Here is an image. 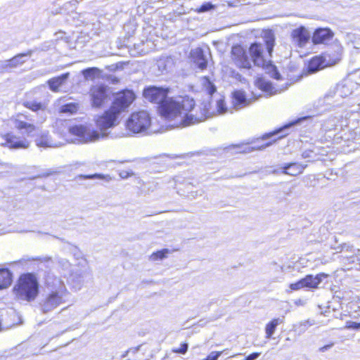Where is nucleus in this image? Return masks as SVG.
I'll return each mask as SVG.
<instances>
[{
  "label": "nucleus",
  "mask_w": 360,
  "mask_h": 360,
  "mask_svg": "<svg viewBox=\"0 0 360 360\" xmlns=\"http://www.w3.org/2000/svg\"><path fill=\"white\" fill-rule=\"evenodd\" d=\"M0 68L4 70H8L9 68H13V65L9 63V60L0 61Z\"/></svg>",
  "instance_id": "36"
},
{
  "label": "nucleus",
  "mask_w": 360,
  "mask_h": 360,
  "mask_svg": "<svg viewBox=\"0 0 360 360\" xmlns=\"http://www.w3.org/2000/svg\"><path fill=\"white\" fill-rule=\"evenodd\" d=\"M188 348V345L187 343L184 342L181 345V347L179 348L173 349L172 352L174 353H176V354H184L187 352Z\"/></svg>",
  "instance_id": "34"
},
{
  "label": "nucleus",
  "mask_w": 360,
  "mask_h": 360,
  "mask_svg": "<svg viewBox=\"0 0 360 360\" xmlns=\"http://www.w3.org/2000/svg\"><path fill=\"white\" fill-rule=\"evenodd\" d=\"M326 65L325 60L322 56H315L309 61L307 69L310 73H314Z\"/></svg>",
  "instance_id": "20"
},
{
  "label": "nucleus",
  "mask_w": 360,
  "mask_h": 360,
  "mask_svg": "<svg viewBox=\"0 0 360 360\" xmlns=\"http://www.w3.org/2000/svg\"><path fill=\"white\" fill-rule=\"evenodd\" d=\"M260 355V353L254 352L250 354H249L248 356H246L245 360H255L257 359Z\"/></svg>",
  "instance_id": "39"
},
{
  "label": "nucleus",
  "mask_w": 360,
  "mask_h": 360,
  "mask_svg": "<svg viewBox=\"0 0 360 360\" xmlns=\"http://www.w3.org/2000/svg\"><path fill=\"white\" fill-rule=\"evenodd\" d=\"M213 8H214V6L211 3H206V4H202L200 7V8L198 9V12L202 13V12L209 11L211 9H212Z\"/></svg>",
  "instance_id": "35"
},
{
  "label": "nucleus",
  "mask_w": 360,
  "mask_h": 360,
  "mask_svg": "<svg viewBox=\"0 0 360 360\" xmlns=\"http://www.w3.org/2000/svg\"><path fill=\"white\" fill-rule=\"evenodd\" d=\"M19 300L30 302L39 293V284L36 278L31 274L22 275L14 288Z\"/></svg>",
  "instance_id": "5"
},
{
  "label": "nucleus",
  "mask_w": 360,
  "mask_h": 360,
  "mask_svg": "<svg viewBox=\"0 0 360 360\" xmlns=\"http://www.w3.org/2000/svg\"><path fill=\"white\" fill-rule=\"evenodd\" d=\"M133 175H134V172L131 170L130 171L122 170V171H120V172H119V176L122 179H127Z\"/></svg>",
  "instance_id": "38"
},
{
  "label": "nucleus",
  "mask_w": 360,
  "mask_h": 360,
  "mask_svg": "<svg viewBox=\"0 0 360 360\" xmlns=\"http://www.w3.org/2000/svg\"><path fill=\"white\" fill-rule=\"evenodd\" d=\"M100 72L101 70L97 68H89L82 70V75L85 79H93Z\"/></svg>",
  "instance_id": "29"
},
{
  "label": "nucleus",
  "mask_w": 360,
  "mask_h": 360,
  "mask_svg": "<svg viewBox=\"0 0 360 360\" xmlns=\"http://www.w3.org/2000/svg\"><path fill=\"white\" fill-rule=\"evenodd\" d=\"M279 172V169H274L271 171L272 174H278Z\"/></svg>",
  "instance_id": "47"
},
{
  "label": "nucleus",
  "mask_w": 360,
  "mask_h": 360,
  "mask_svg": "<svg viewBox=\"0 0 360 360\" xmlns=\"http://www.w3.org/2000/svg\"><path fill=\"white\" fill-rule=\"evenodd\" d=\"M198 195H202V192H200V193H198V191H191V195H189V197L191 196V198H195Z\"/></svg>",
  "instance_id": "42"
},
{
  "label": "nucleus",
  "mask_w": 360,
  "mask_h": 360,
  "mask_svg": "<svg viewBox=\"0 0 360 360\" xmlns=\"http://www.w3.org/2000/svg\"><path fill=\"white\" fill-rule=\"evenodd\" d=\"M263 51L264 45L259 42L251 44L248 51L240 45H235L231 49V59L239 68L250 70L252 67V63L255 66L266 67L271 77L277 80L281 79V76L276 67L271 62L267 63L264 60Z\"/></svg>",
  "instance_id": "3"
},
{
  "label": "nucleus",
  "mask_w": 360,
  "mask_h": 360,
  "mask_svg": "<svg viewBox=\"0 0 360 360\" xmlns=\"http://www.w3.org/2000/svg\"><path fill=\"white\" fill-rule=\"evenodd\" d=\"M297 122H298V121L291 122L289 124H288L283 126V127L278 129V130H276V131H274L272 133H270V134L264 135L262 137V139H261V141L267 139L269 138H271V137H273V136H274L276 135H278V134H281L278 137V139H280L285 136L286 135H288L289 134L288 131H289L290 128L291 127L294 126L295 124H296Z\"/></svg>",
  "instance_id": "21"
},
{
  "label": "nucleus",
  "mask_w": 360,
  "mask_h": 360,
  "mask_svg": "<svg viewBox=\"0 0 360 360\" xmlns=\"http://www.w3.org/2000/svg\"><path fill=\"white\" fill-rule=\"evenodd\" d=\"M352 92L349 84L346 82H342L337 84L335 95L342 98H345L350 95Z\"/></svg>",
  "instance_id": "23"
},
{
  "label": "nucleus",
  "mask_w": 360,
  "mask_h": 360,
  "mask_svg": "<svg viewBox=\"0 0 360 360\" xmlns=\"http://www.w3.org/2000/svg\"><path fill=\"white\" fill-rule=\"evenodd\" d=\"M338 248H340V250H338V252H352L354 253L355 250L354 249L353 246L349 245L346 243H343L338 246Z\"/></svg>",
  "instance_id": "32"
},
{
  "label": "nucleus",
  "mask_w": 360,
  "mask_h": 360,
  "mask_svg": "<svg viewBox=\"0 0 360 360\" xmlns=\"http://www.w3.org/2000/svg\"><path fill=\"white\" fill-rule=\"evenodd\" d=\"M1 330V319H0V330Z\"/></svg>",
  "instance_id": "50"
},
{
  "label": "nucleus",
  "mask_w": 360,
  "mask_h": 360,
  "mask_svg": "<svg viewBox=\"0 0 360 360\" xmlns=\"http://www.w3.org/2000/svg\"><path fill=\"white\" fill-rule=\"evenodd\" d=\"M228 349H225L221 352H212L205 359L203 360H217L218 358L224 353L226 352L227 354Z\"/></svg>",
  "instance_id": "31"
},
{
  "label": "nucleus",
  "mask_w": 360,
  "mask_h": 360,
  "mask_svg": "<svg viewBox=\"0 0 360 360\" xmlns=\"http://www.w3.org/2000/svg\"><path fill=\"white\" fill-rule=\"evenodd\" d=\"M70 75V72H65L49 79L46 83L50 90L54 93L60 92L61 89L67 84Z\"/></svg>",
  "instance_id": "11"
},
{
  "label": "nucleus",
  "mask_w": 360,
  "mask_h": 360,
  "mask_svg": "<svg viewBox=\"0 0 360 360\" xmlns=\"http://www.w3.org/2000/svg\"><path fill=\"white\" fill-rule=\"evenodd\" d=\"M140 347H141V345H139L138 347L131 348L129 350H130V352H132L133 353H136L139 351Z\"/></svg>",
  "instance_id": "44"
},
{
  "label": "nucleus",
  "mask_w": 360,
  "mask_h": 360,
  "mask_svg": "<svg viewBox=\"0 0 360 360\" xmlns=\"http://www.w3.org/2000/svg\"><path fill=\"white\" fill-rule=\"evenodd\" d=\"M264 41L265 43L266 49L269 54L271 56L275 44V37L272 31L268 30L264 32Z\"/></svg>",
  "instance_id": "25"
},
{
  "label": "nucleus",
  "mask_w": 360,
  "mask_h": 360,
  "mask_svg": "<svg viewBox=\"0 0 360 360\" xmlns=\"http://www.w3.org/2000/svg\"><path fill=\"white\" fill-rule=\"evenodd\" d=\"M170 252L169 249L165 248L153 252L150 256V260L152 262H156L158 260H162L167 257L168 254Z\"/></svg>",
  "instance_id": "28"
},
{
  "label": "nucleus",
  "mask_w": 360,
  "mask_h": 360,
  "mask_svg": "<svg viewBox=\"0 0 360 360\" xmlns=\"http://www.w3.org/2000/svg\"><path fill=\"white\" fill-rule=\"evenodd\" d=\"M25 260H27V261H30V260H31V259L27 258V259H26Z\"/></svg>",
  "instance_id": "52"
},
{
  "label": "nucleus",
  "mask_w": 360,
  "mask_h": 360,
  "mask_svg": "<svg viewBox=\"0 0 360 360\" xmlns=\"http://www.w3.org/2000/svg\"><path fill=\"white\" fill-rule=\"evenodd\" d=\"M256 84L258 88L266 92L271 93L274 89L271 82L263 77L258 78L256 80Z\"/></svg>",
  "instance_id": "26"
},
{
  "label": "nucleus",
  "mask_w": 360,
  "mask_h": 360,
  "mask_svg": "<svg viewBox=\"0 0 360 360\" xmlns=\"http://www.w3.org/2000/svg\"><path fill=\"white\" fill-rule=\"evenodd\" d=\"M272 144V142H268L264 144H259L257 143H254L252 146L249 144H238V145H231L226 148H225V150L226 153H230L231 154L236 153H250L254 150H262L267 146Z\"/></svg>",
  "instance_id": "8"
},
{
  "label": "nucleus",
  "mask_w": 360,
  "mask_h": 360,
  "mask_svg": "<svg viewBox=\"0 0 360 360\" xmlns=\"http://www.w3.org/2000/svg\"><path fill=\"white\" fill-rule=\"evenodd\" d=\"M307 165H302L297 162L284 163L283 164L280 169L282 174L297 176L303 172Z\"/></svg>",
  "instance_id": "14"
},
{
  "label": "nucleus",
  "mask_w": 360,
  "mask_h": 360,
  "mask_svg": "<svg viewBox=\"0 0 360 360\" xmlns=\"http://www.w3.org/2000/svg\"><path fill=\"white\" fill-rule=\"evenodd\" d=\"M345 257L347 260H349V261H352V262H354L353 256H352V255H346L345 256Z\"/></svg>",
  "instance_id": "45"
},
{
  "label": "nucleus",
  "mask_w": 360,
  "mask_h": 360,
  "mask_svg": "<svg viewBox=\"0 0 360 360\" xmlns=\"http://www.w3.org/2000/svg\"><path fill=\"white\" fill-rule=\"evenodd\" d=\"M47 288L49 292L44 300L39 303L40 309L43 313L51 311L64 302V297L67 294V289L64 283L60 278L49 277Z\"/></svg>",
  "instance_id": "4"
},
{
  "label": "nucleus",
  "mask_w": 360,
  "mask_h": 360,
  "mask_svg": "<svg viewBox=\"0 0 360 360\" xmlns=\"http://www.w3.org/2000/svg\"><path fill=\"white\" fill-rule=\"evenodd\" d=\"M191 56L195 65L200 70L206 69L207 58L204 50L198 47L191 51Z\"/></svg>",
  "instance_id": "13"
},
{
  "label": "nucleus",
  "mask_w": 360,
  "mask_h": 360,
  "mask_svg": "<svg viewBox=\"0 0 360 360\" xmlns=\"http://www.w3.org/2000/svg\"><path fill=\"white\" fill-rule=\"evenodd\" d=\"M55 173H56V172H54V171L49 170V172L46 173H44V174L38 175V177H47V176H51Z\"/></svg>",
  "instance_id": "41"
},
{
  "label": "nucleus",
  "mask_w": 360,
  "mask_h": 360,
  "mask_svg": "<svg viewBox=\"0 0 360 360\" xmlns=\"http://www.w3.org/2000/svg\"><path fill=\"white\" fill-rule=\"evenodd\" d=\"M14 126L28 137L36 136L38 134V129L35 125L18 119L14 121Z\"/></svg>",
  "instance_id": "12"
},
{
  "label": "nucleus",
  "mask_w": 360,
  "mask_h": 360,
  "mask_svg": "<svg viewBox=\"0 0 360 360\" xmlns=\"http://www.w3.org/2000/svg\"><path fill=\"white\" fill-rule=\"evenodd\" d=\"M217 108L220 113H224L226 112V109L225 108V103L223 100L220 99L217 101Z\"/></svg>",
  "instance_id": "37"
},
{
  "label": "nucleus",
  "mask_w": 360,
  "mask_h": 360,
  "mask_svg": "<svg viewBox=\"0 0 360 360\" xmlns=\"http://www.w3.org/2000/svg\"><path fill=\"white\" fill-rule=\"evenodd\" d=\"M78 179H100L110 181L111 177L110 175H104L102 174H79L77 176Z\"/></svg>",
  "instance_id": "27"
},
{
  "label": "nucleus",
  "mask_w": 360,
  "mask_h": 360,
  "mask_svg": "<svg viewBox=\"0 0 360 360\" xmlns=\"http://www.w3.org/2000/svg\"><path fill=\"white\" fill-rule=\"evenodd\" d=\"M13 281V274L8 269H0V290L8 288Z\"/></svg>",
  "instance_id": "19"
},
{
  "label": "nucleus",
  "mask_w": 360,
  "mask_h": 360,
  "mask_svg": "<svg viewBox=\"0 0 360 360\" xmlns=\"http://www.w3.org/2000/svg\"><path fill=\"white\" fill-rule=\"evenodd\" d=\"M333 36V32L328 28L316 29L312 37V41L314 44H321L330 39Z\"/></svg>",
  "instance_id": "16"
},
{
  "label": "nucleus",
  "mask_w": 360,
  "mask_h": 360,
  "mask_svg": "<svg viewBox=\"0 0 360 360\" xmlns=\"http://www.w3.org/2000/svg\"><path fill=\"white\" fill-rule=\"evenodd\" d=\"M35 139L36 145L43 148H56L63 145L61 141H56L49 136L47 131H41L37 134Z\"/></svg>",
  "instance_id": "10"
},
{
  "label": "nucleus",
  "mask_w": 360,
  "mask_h": 360,
  "mask_svg": "<svg viewBox=\"0 0 360 360\" xmlns=\"http://www.w3.org/2000/svg\"><path fill=\"white\" fill-rule=\"evenodd\" d=\"M129 352H130V350H129V349H128L127 351H126V352H125L122 355V358H125V357L127 356V354H128V353H129Z\"/></svg>",
  "instance_id": "46"
},
{
  "label": "nucleus",
  "mask_w": 360,
  "mask_h": 360,
  "mask_svg": "<svg viewBox=\"0 0 360 360\" xmlns=\"http://www.w3.org/2000/svg\"><path fill=\"white\" fill-rule=\"evenodd\" d=\"M4 139L5 142L1 143V145L11 149L27 148L30 146V142L26 139H21L13 133L5 134Z\"/></svg>",
  "instance_id": "9"
},
{
  "label": "nucleus",
  "mask_w": 360,
  "mask_h": 360,
  "mask_svg": "<svg viewBox=\"0 0 360 360\" xmlns=\"http://www.w3.org/2000/svg\"><path fill=\"white\" fill-rule=\"evenodd\" d=\"M164 157H169V158H170L172 159H174L177 156L175 155H167V154H163V155H160V158H164Z\"/></svg>",
  "instance_id": "43"
},
{
  "label": "nucleus",
  "mask_w": 360,
  "mask_h": 360,
  "mask_svg": "<svg viewBox=\"0 0 360 360\" xmlns=\"http://www.w3.org/2000/svg\"><path fill=\"white\" fill-rule=\"evenodd\" d=\"M89 96L91 106L95 108H102L111 101L112 96H113V101L109 109L99 116L96 121L101 134L87 124H75L69 127V133L76 136V141L80 143L94 142L101 138L106 137L103 131L120 123V115L127 110L135 99V94L131 90L127 89L112 94L111 89L105 84L92 86L89 91Z\"/></svg>",
  "instance_id": "1"
},
{
  "label": "nucleus",
  "mask_w": 360,
  "mask_h": 360,
  "mask_svg": "<svg viewBox=\"0 0 360 360\" xmlns=\"http://www.w3.org/2000/svg\"><path fill=\"white\" fill-rule=\"evenodd\" d=\"M34 53L33 50H28L26 53H19L9 59V63L13 68H16L19 65H22L26 62V57H30Z\"/></svg>",
  "instance_id": "22"
},
{
  "label": "nucleus",
  "mask_w": 360,
  "mask_h": 360,
  "mask_svg": "<svg viewBox=\"0 0 360 360\" xmlns=\"http://www.w3.org/2000/svg\"><path fill=\"white\" fill-rule=\"evenodd\" d=\"M165 357L163 359H162V360H165Z\"/></svg>",
  "instance_id": "53"
},
{
  "label": "nucleus",
  "mask_w": 360,
  "mask_h": 360,
  "mask_svg": "<svg viewBox=\"0 0 360 360\" xmlns=\"http://www.w3.org/2000/svg\"><path fill=\"white\" fill-rule=\"evenodd\" d=\"M302 157H303L304 158H307V157H308V154H307V152L303 153H302Z\"/></svg>",
  "instance_id": "48"
},
{
  "label": "nucleus",
  "mask_w": 360,
  "mask_h": 360,
  "mask_svg": "<svg viewBox=\"0 0 360 360\" xmlns=\"http://www.w3.org/2000/svg\"><path fill=\"white\" fill-rule=\"evenodd\" d=\"M168 89L155 86L147 87L143 91V96L150 102L158 104V111L161 116L167 120L179 119L176 127L179 124L188 126L205 120V117L194 116L189 112L195 106L193 98L186 97H168Z\"/></svg>",
  "instance_id": "2"
},
{
  "label": "nucleus",
  "mask_w": 360,
  "mask_h": 360,
  "mask_svg": "<svg viewBox=\"0 0 360 360\" xmlns=\"http://www.w3.org/2000/svg\"><path fill=\"white\" fill-rule=\"evenodd\" d=\"M22 105L33 112H37L39 110H44L47 108L48 102L46 101H38L37 100H29L25 99L22 101Z\"/></svg>",
  "instance_id": "18"
},
{
  "label": "nucleus",
  "mask_w": 360,
  "mask_h": 360,
  "mask_svg": "<svg viewBox=\"0 0 360 360\" xmlns=\"http://www.w3.org/2000/svg\"><path fill=\"white\" fill-rule=\"evenodd\" d=\"M284 318H276L268 323L265 328L266 338H271L276 327L283 323Z\"/></svg>",
  "instance_id": "24"
},
{
  "label": "nucleus",
  "mask_w": 360,
  "mask_h": 360,
  "mask_svg": "<svg viewBox=\"0 0 360 360\" xmlns=\"http://www.w3.org/2000/svg\"><path fill=\"white\" fill-rule=\"evenodd\" d=\"M205 86L206 88V91L209 95L212 96L216 91V86L213 83H212L207 77H205Z\"/></svg>",
  "instance_id": "30"
},
{
  "label": "nucleus",
  "mask_w": 360,
  "mask_h": 360,
  "mask_svg": "<svg viewBox=\"0 0 360 360\" xmlns=\"http://www.w3.org/2000/svg\"><path fill=\"white\" fill-rule=\"evenodd\" d=\"M328 275L324 273H321L316 276L309 274L297 282L291 283L290 288L292 290H297L303 288H316L322 281L328 278Z\"/></svg>",
  "instance_id": "7"
},
{
  "label": "nucleus",
  "mask_w": 360,
  "mask_h": 360,
  "mask_svg": "<svg viewBox=\"0 0 360 360\" xmlns=\"http://www.w3.org/2000/svg\"><path fill=\"white\" fill-rule=\"evenodd\" d=\"M291 37L293 41L301 47L307 42L310 37V34L304 27H300L292 30Z\"/></svg>",
  "instance_id": "15"
},
{
  "label": "nucleus",
  "mask_w": 360,
  "mask_h": 360,
  "mask_svg": "<svg viewBox=\"0 0 360 360\" xmlns=\"http://www.w3.org/2000/svg\"><path fill=\"white\" fill-rule=\"evenodd\" d=\"M345 328L359 330H360V323L348 321L346 322Z\"/></svg>",
  "instance_id": "33"
},
{
  "label": "nucleus",
  "mask_w": 360,
  "mask_h": 360,
  "mask_svg": "<svg viewBox=\"0 0 360 360\" xmlns=\"http://www.w3.org/2000/svg\"><path fill=\"white\" fill-rule=\"evenodd\" d=\"M151 119L148 112L141 110L134 112L127 120V128L134 134H139L146 131L150 126Z\"/></svg>",
  "instance_id": "6"
},
{
  "label": "nucleus",
  "mask_w": 360,
  "mask_h": 360,
  "mask_svg": "<svg viewBox=\"0 0 360 360\" xmlns=\"http://www.w3.org/2000/svg\"><path fill=\"white\" fill-rule=\"evenodd\" d=\"M278 267L280 269V270H281V271H282V270H283V267H282V266H278Z\"/></svg>",
  "instance_id": "51"
},
{
  "label": "nucleus",
  "mask_w": 360,
  "mask_h": 360,
  "mask_svg": "<svg viewBox=\"0 0 360 360\" xmlns=\"http://www.w3.org/2000/svg\"><path fill=\"white\" fill-rule=\"evenodd\" d=\"M334 345V343L333 342H331L330 344H328L326 345H324L323 347H321L319 348V352H326L327 350L330 349V348L333 347V346Z\"/></svg>",
  "instance_id": "40"
},
{
  "label": "nucleus",
  "mask_w": 360,
  "mask_h": 360,
  "mask_svg": "<svg viewBox=\"0 0 360 360\" xmlns=\"http://www.w3.org/2000/svg\"><path fill=\"white\" fill-rule=\"evenodd\" d=\"M233 105L236 110L241 109L250 103L246 98L245 93L241 91H236L233 94Z\"/></svg>",
  "instance_id": "17"
},
{
  "label": "nucleus",
  "mask_w": 360,
  "mask_h": 360,
  "mask_svg": "<svg viewBox=\"0 0 360 360\" xmlns=\"http://www.w3.org/2000/svg\"><path fill=\"white\" fill-rule=\"evenodd\" d=\"M333 249H334L336 252H338V250H340V248H338V247H334V248H332Z\"/></svg>",
  "instance_id": "49"
}]
</instances>
